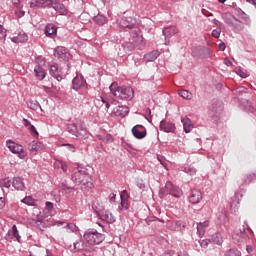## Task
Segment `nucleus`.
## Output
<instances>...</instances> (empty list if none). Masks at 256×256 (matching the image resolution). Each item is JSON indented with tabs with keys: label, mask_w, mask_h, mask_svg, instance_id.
I'll return each mask as SVG.
<instances>
[{
	"label": "nucleus",
	"mask_w": 256,
	"mask_h": 256,
	"mask_svg": "<svg viewBox=\"0 0 256 256\" xmlns=\"http://www.w3.org/2000/svg\"><path fill=\"white\" fill-rule=\"evenodd\" d=\"M182 227L185 228V225H183V222L175 221L172 223L171 230L172 231H181Z\"/></svg>",
	"instance_id": "37"
},
{
	"label": "nucleus",
	"mask_w": 256,
	"mask_h": 256,
	"mask_svg": "<svg viewBox=\"0 0 256 256\" xmlns=\"http://www.w3.org/2000/svg\"><path fill=\"white\" fill-rule=\"evenodd\" d=\"M53 9H55V11H59V13H62V14L67 13V10L65 9V5L63 4H56L55 6H53Z\"/></svg>",
	"instance_id": "43"
},
{
	"label": "nucleus",
	"mask_w": 256,
	"mask_h": 256,
	"mask_svg": "<svg viewBox=\"0 0 256 256\" xmlns=\"http://www.w3.org/2000/svg\"><path fill=\"white\" fill-rule=\"evenodd\" d=\"M100 219H102V221H105L106 223H110V224L115 223V221H116L115 216L109 210L102 212L100 215Z\"/></svg>",
	"instance_id": "16"
},
{
	"label": "nucleus",
	"mask_w": 256,
	"mask_h": 256,
	"mask_svg": "<svg viewBox=\"0 0 256 256\" xmlns=\"http://www.w3.org/2000/svg\"><path fill=\"white\" fill-rule=\"evenodd\" d=\"M157 159H158L160 165H162V167H164V169H167V161L165 160V157L158 155Z\"/></svg>",
	"instance_id": "46"
},
{
	"label": "nucleus",
	"mask_w": 256,
	"mask_h": 256,
	"mask_svg": "<svg viewBox=\"0 0 256 256\" xmlns=\"http://www.w3.org/2000/svg\"><path fill=\"white\" fill-rule=\"evenodd\" d=\"M62 190L65 191L66 193H71L73 191V188L65 184H62Z\"/></svg>",
	"instance_id": "54"
},
{
	"label": "nucleus",
	"mask_w": 256,
	"mask_h": 256,
	"mask_svg": "<svg viewBox=\"0 0 256 256\" xmlns=\"http://www.w3.org/2000/svg\"><path fill=\"white\" fill-rule=\"evenodd\" d=\"M6 241H13V234L11 231H8V233L5 235Z\"/></svg>",
	"instance_id": "57"
},
{
	"label": "nucleus",
	"mask_w": 256,
	"mask_h": 256,
	"mask_svg": "<svg viewBox=\"0 0 256 256\" xmlns=\"http://www.w3.org/2000/svg\"><path fill=\"white\" fill-rule=\"evenodd\" d=\"M97 139L103 141V143H113V136L106 134L105 136L97 135Z\"/></svg>",
	"instance_id": "36"
},
{
	"label": "nucleus",
	"mask_w": 256,
	"mask_h": 256,
	"mask_svg": "<svg viewBox=\"0 0 256 256\" xmlns=\"http://www.w3.org/2000/svg\"><path fill=\"white\" fill-rule=\"evenodd\" d=\"M29 109H32V111H37L38 109H41V104H39L36 100H30L27 103Z\"/></svg>",
	"instance_id": "31"
},
{
	"label": "nucleus",
	"mask_w": 256,
	"mask_h": 256,
	"mask_svg": "<svg viewBox=\"0 0 256 256\" xmlns=\"http://www.w3.org/2000/svg\"><path fill=\"white\" fill-rule=\"evenodd\" d=\"M224 63H225V65H227V67L233 66V62H231V60H229L228 58H225Z\"/></svg>",
	"instance_id": "60"
},
{
	"label": "nucleus",
	"mask_w": 256,
	"mask_h": 256,
	"mask_svg": "<svg viewBox=\"0 0 256 256\" xmlns=\"http://www.w3.org/2000/svg\"><path fill=\"white\" fill-rule=\"evenodd\" d=\"M236 93H247V88L240 86L236 89Z\"/></svg>",
	"instance_id": "56"
},
{
	"label": "nucleus",
	"mask_w": 256,
	"mask_h": 256,
	"mask_svg": "<svg viewBox=\"0 0 256 256\" xmlns=\"http://www.w3.org/2000/svg\"><path fill=\"white\" fill-rule=\"evenodd\" d=\"M46 209H47L48 211H51V210L53 209V203H51V202H46Z\"/></svg>",
	"instance_id": "62"
},
{
	"label": "nucleus",
	"mask_w": 256,
	"mask_h": 256,
	"mask_svg": "<svg viewBox=\"0 0 256 256\" xmlns=\"http://www.w3.org/2000/svg\"><path fill=\"white\" fill-rule=\"evenodd\" d=\"M181 121L185 133H191V131L193 130V123H191V119L183 118Z\"/></svg>",
	"instance_id": "23"
},
{
	"label": "nucleus",
	"mask_w": 256,
	"mask_h": 256,
	"mask_svg": "<svg viewBox=\"0 0 256 256\" xmlns=\"http://www.w3.org/2000/svg\"><path fill=\"white\" fill-rule=\"evenodd\" d=\"M63 147H68L69 151H71V153H75L76 148L75 146H73V144H63Z\"/></svg>",
	"instance_id": "55"
},
{
	"label": "nucleus",
	"mask_w": 256,
	"mask_h": 256,
	"mask_svg": "<svg viewBox=\"0 0 256 256\" xmlns=\"http://www.w3.org/2000/svg\"><path fill=\"white\" fill-rule=\"evenodd\" d=\"M132 135L136 139H145L147 137V129L143 125H136L132 128Z\"/></svg>",
	"instance_id": "10"
},
{
	"label": "nucleus",
	"mask_w": 256,
	"mask_h": 256,
	"mask_svg": "<svg viewBox=\"0 0 256 256\" xmlns=\"http://www.w3.org/2000/svg\"><path fill=\"white\" fill-rule=\"evenodd\" d=\"M34 73L39 81H43V79H45V77L47 75V72H45V69H43V67H41V65H36L34 67Z\"/></svg>",
	"instance_id": "17"
},
{
	"label": "nucleus",
	"mask_w": 256,
	"mask_h": 256,
	"mask_svg": "<svg viewBox=\"0 0 256 256\" xmlns=\"http://www.w3.org/2000/svg\"><path fill=\"white\" fill-rule=\"evenodd\" d=\"M163 195H172L173 197L179 198L183 195V191L173 185V183L167 182L165 188L160 191V197H163Z\"/></svg>",
	"instance_id": "5"
},
{
	"label": "nucleus",
	"mask_w": 256,
	"mask_h": 256,
	"mask_svg": "<svg viewBox=\"0 0 256 256\" xmlns=\"http://www.w3.org/2000/svg\"><path fill=\"white\" fill-rule=\"evenodd\" d=\"M209 226V221L201 222L197 224V235L203 237L205 235V229Z\"/></svg>",
	"instance_id": "21"
},
{
	"label": "nucleus",
	"mask_w": 256,
	"mask_h": 256,
	"mask_svg": "<svg viewBox=\"0 0 256 256\" xmlns=\"http://www.w3.org/2000/svg\"><path fill=\"white\" fill-rule=\"evenodd\" d=\"M203 199V195L201 194V191L199 190H192L189 196V201L196 205L197 203H200Z\"/></svg>",
	"instance_id": "13"
},
{
	"label": "nucleus",
	"mask_w": 256,
	"mask_h": 256,
	"mask_svg": "<svg viewBox=\"0 0 256 256\" xmlns=\"http://www.w3.org/2000/svg\"><path fill=\"white\" fill-rule=\"evenodd\" d=\"M46 37H55L57 35V27L53 24H48L45 28Z\"/></svg>",
	"instance_id": "20"
},
{
	"label": "nucleus",
	"mask_w": 256,
	"mask_h": 256,
	"mask_svg": "<svg viewBox=\"0 0 256 256\" xmlns=\"http://www.w3.org/2000/svg\"><path fill=\"white\" fill-rule=\"evenodd\" d=\"M93 21L98 25H105L107 23V18L104 15L98 14L94 16Z\"/></svg>",
	"instance_id": "29"
},
{
	"label": "nucleus",
	"mask_w": 256,
	"mask_h": 256,
	"mask_svg": "<svg viewBox=\"0 0 256 256\" xmlns=\"http://www.w3.org/2000/svg\"><path fill=\"white\" fill-rule=\"evenodd\" d=\"M233 19L235 21H239V19H237L235 16L231 15V14H226L224 16V21L227 25H230L231 27H233Z\"/></svg>",
	"instance_id": "35"
},
{
	"label": "nucleus",
	"mask_w": 256,
	"mask_h": 256,
	"mask_svg": "<svg viewBox=\"0 0 256 256\" xmlns=\"http://www.w3.org/2000/svg\"><path fill=\"white\" fill-rule=\"evenodd\" d=\"M89 135V131L81 126L80 130H78V133L76 134V137H78V139H89Z\"/></svg>",
	"instance_id": "25"
},
{
	"label": "nucleus",
	"mask_w": 256,
	"mask_h": 256,
	"mask_svg": "<svg viewBox=\"0 0 256 256\" xmlns=\"http://www.w3.org/2000/svg\"><path fill=\"white\" fill-rule=\"evenodd\" d=\"M113 113L116 115V117H127V115H129V107L117 106L114 108Z\"/></svg>",
	"instance_id": "15"
},
{
	"label": "nucleus",
	"mask_w": 256,
	"mask_h": 256,
	"mask_svg": "<svg viewBox=\"0 0 256 256\" xmlns=\"http://www.w3.org/2000/svg\"><path fill=\"white\" fill-rule=\"evenodd\" d=\"M162 33L165 37V45H167L169 43V39H171L173 35H177V33H179V29L175 26H168L163 29Z\"/></svg>",
	"instance_id": "9"
},
{
	"label": "nucleus",
	"mask_w": 256,
	"mask_h": 256,
	"mask_svg": "<svg viewBox=\"0 0 256 256\" xmlns=\"http://www.w3.org/2000/svg\"><path fill=\"white\" fill-rule=\"evenodd\" d=\"M87 178V169L78 167L77 170L72 174V181L76 185L81 183L82 179Z\"/></svg>",
	"instance_id": "8"
},
{
	"label": "nucleus",
	"mask_w": 256,
	"mask_h": 256,
	"mask_svg": "<svg viewBox=\"0 0 256 256\" xmlns=\"http://www.w3.org/2000/svg\"><path fill=\"white\" fill-rule=\"evenodd\" d=\"M237 75H239V77H242V79H245L247 77V71L246 70H241V69H238L236 71Z\"/></svg>",
	"instance_id": "51"
},
{
	"label": "nucleus",
	"mask_w": 256,
	"mask_h": 256,
	"mask_svg": "<svg viewBox=\"0 0 256 256\" xmlns=\"http://www.w3.org/2000/svg\"><path fill=\"white\" fill-rule=\"evenodd\" d=\"M239 201H233L231 203V209H238Z\"/></svg>",
	"instance_id": "59"
},
{
	"label": "nucleus",
	"mask_w": 256,
	"mask_h": 256,
	"mask_svg": "<svg viewBox=\"0 0 256 256\" xmlns=\"http://www.w3.org/2000/svg\"><path fill=\"white\" fill-rule=\"evenodd\" d=\"M118 24L122 29H134L131 32L132 37V48L137 47L139 43L143 41V37L140 35V30L137 27V20L133 17H123L118 20Z\"/></svg>",
	"instance_id": "1"
},
{
	"label": "nucleus",
	"mask_w": 256,
	"mask_h": 256,
	"mask_svg": "<svg viewBox=\"0 0 256 256\" xmlns=\"http://www.w3.org/2000/svg\"><path fill=\"white\" fill-rule=\"evenodd\" d=\"M55 2L53 0H35L30 2V7L32 9H35L37 7H41L45 9V7H51V5H54Z\"/></svg>",
	"instance_id": "12"
},
{
	"label": "nucleus",
	"mask_w": 256,
	"mask_h": 256,
	"mask_svg": "<svg viewBox=\"0 0 256 256\" xmlns=\"http://www.w3.org/2000/svg\"><path fill=\"white\" fill-rule=\"evenodd\" d=\"M225 256H241V252L236 248H232L226 251Z\"/></svg>",
	"instance_id": "40"
},
{
	"label": "nucleus",
	"mask_w": 256,
	"mask_h": 256,
	"mask_svg": "<svg viewBox=\"0 0 256 256\" xmlns=\"http://www.w3.org/2000/svg\"><path fill=\"white\" fill-rule=\"evenodd\" d=\"M92 209L95 211L98 217L103 213V210L105 209L103 205L99 202H94L92 205Z\"/></svg>",
	"instance_id": "28"
},
{
	"label": "nucleus",
	"mask_w": 256,
	"mask_h": 256,
	"mask_svg": "<svg viewBox=\"0 0 256 256\" xmlns=\"http://www.w3.org/2000/svg\"><path fill=\"white\" fill-rule=\"evenodd\" d=\"M112 95L122 101H131L135 97V92L131 87H119L117 82H113L109 87Z\"/></svg>",
	"instance_id": "2"
},
{
	"label": "nucleus",
	"mask_w": 256,
	"mask_h": 256,
	"mask_svg": "<svg viewBox=\"0 0 256 256\" xmlns=\"http://www.w3.org/2000/svg\"><path fill=\"white\" fill-rule=\"evenodd\" d=\"M212 36L215 37V39H219L221 37V29H215L212 31Z\"/></svg>",
	"instance_id": "52"
},
{
	"label": "nucleus",
	"mask_w": 256,
	"mask_h": 256,
	"mask_svg": "<svg viewBox=\"0 0 256 256\" xmlns=\"http://www.w3.org/2000/svg\"><path fill=\"white\" fill-rule=\"evenodd\" d=\"M117 195L115 193H110L109 194V201L110 203L113 205L115 204V199H116Z\"/></svg>",
	"instance_id": "53"
},
{
	"label": "nucleus",
	"mask_w": 256,
	"mask_h": 256,
	"mask_svg": "<svg viewBox=\"0 0 256 256\" xmlns=\"http://www.w3.org/2000/svg\"><path fill=\"white\" fill-rule=\"evenodd\" d=\"M159 57V51L154 50L146 55H144V59L147 62H151V61H155V59H157Z\"/></svg>",
	"instance_id": "26"
},
{
	"label": "nucleus",
	"mask_w": 256,
	"mask_h": 256,
	"mask_svg": "<svg viewBox=\"0 0 256 256\" xmlns=\"http://www.w3.org/2000/svg\"><path fill=\"white\" fill-rule=\"evenodd\" d=\"M184 173H187V175L193 176L196 175L197 169L193 167V165L185 166L183 169Z\"/></svg>",
	"instance_id": "34"
},
{
	"label": "nucleus",
	"mask_w": 256,
	"mask_h": 256,
	"mask_svg": "<svg viewBox=\"0 0 256 256\" xmlns=\"http://www.w3.org/2000/svg\"><path fill=\"white\" fill-rule=\"evenodd\" d=\"M6 147L14 155H18L19 159H25L27 157V152L23 149V145L16 143L12 140L6 141Z\"/></svg>",
	"instance_id": "4"
},
{
	"label": "nucleus",
	"mask_w": 256,
	"mask_h": 256,
	"mask_svg": "<svg viewBox=\"0 0 256 256\" xmlns=\"http://www.w3.org/2000/svg\"><path fill=\"white\" fill-rule=\"evenodd\" d=\"M12 186L16 191H24L25 190V183L23 182V179L19 177H15L12 181Z\"/></svg>",
	"instance_id": "18"
},
{
	"label": "nucleus",
	"mask_w": 256,
	"mask_h": 256,
	"mask_svg": "<svg viewBox=\"0 0 256 256\" xmlns=\"http://www.w3.org/2000/svg\"><path fill=\"white\" fill-rule=\"evenodd\" d=\"M10 233H12V237H15V239H17L18 243H21V235H19V230H17V225L12 226V231H10Z\"/></svg>",
	"instance_id": "38"
},
{
	"label": "nucleus",
	"mask_w": 256,
	"mask_h": 256,
	"mask_svg": "<svg viewBox=\"0 0 256 256\" xmlns=\"http://www.w3.org/2000/svg\"><path fill=\"white\" fill-rule=\"evenodd\" d=\"M23 203H25L26 205H35V200L32 197H26L22 200Z\"/></svg>",
	"instance_id": "48"
},
{
	"label": "nucleus",
	"mask_w": 256,
	"mask_h": 256,
	"mask_svg": "<svg viewBox=\"0 0 256 256\" xmlns=\"http://www.w3.org/2000/svg\"><path fill=\"white\" fill-rule=\"evenodd\" d=\"M28 129L32 133L33 137H39V132H37L35 126L30 125Z\"/></svg>",
	"instance_id": "50"
},
{
	"label": "nucleus",
	"mask_w": 256,
	"mask_h": 256,
	"mask_svg": "<svg viewBox=\"0 0 256 256\" xmlns=\"http://www.w3.org/2000/svg\"><path fill=\"white\" fill-rule=\"evenodd\" d=\"M160 130L164 131V133H174L175 132V124L171 122H167L162 120L160 122Z\"/></svg>",
	"instance_id": "14"
},
{
	"label": "nucleus",
	"mask_w": 256,
	"mask_h": 256,
	"mask_svg": "<svg viewBox=\"0 0 256 256\" xmlns=\"http://www.w3.org/2000/svg\"><path fill=\"white\" fill-rule=\"evenodd\" d=\"M234 29H235V31H243V29H245V27L243 25H235Z\"/></svg>",
	"instance_id": "61"
},
{
	"label": "nucleus",
	"mask_w": 256,
	"mask_h": 256,
	"mask_svg": "<svg viewBox=\"0 0 256 256\" xmlns=\"http://www.w3.org/2000/svg\"><path fill=\"white\" fill-rule=\"evenodd\" d=\"M75 251H85V242L82 239L74 242Z\"/></svg>",
	"instance_id": "30"
},
{
	"label": "nucleus",
	"mask_w": 256,
	"mask_h": 256,
	"mask_svg": "<svg viewBox=\"0 0 256 256\" xmlns=\"http://www.w3.org/2000/svg\"><path fill=\"white\" fill-rule=\"evenodd\" d=\"M68 132L71 133L72 135H75V137H77V133L79 130H77V125L75 124H70L67 127Z\"/></svg>",
	"instance_id": "41"
},
{
	"label": "nucleus",
	"mask_w": 256,
	"mask_h": 256,
	"mask_svg": "<svg viewBox=\"0 0 256 256\" xmlns=\"http://www.w3.org/2000/svg\"><path fill=\"white\" fill-rule=\"evenodd\" d=\"M244 110H246L247 113H255V107H253V105L249 101H246V105H244Z\"/></svg>",
	"instance_id": "42"
},
{
	"label": "nucleus",
	"mask_w": 256,
	"mask_h": 256,
	"mask_svg": "<svg viewBox=\"0 0 256 256\" xmlns=\"http://www.w3.org/2000/svg\"><path fill=\"white\" fill-rule=\"evenodd\" d=\"M83 239L88 245H101L105 241V235L99 233L96 229H88L84 232Z\"/></svg>",
	"instance_id": "3"
},
{
	"label": "nucleus",
	"mask_w": 256,
	"mask_h": 256,
	"mask_svg": "<svg viewBox=\"0 0 256 256\" xmlns=\"http://www.w3.org/2000/svg\"><path fill=\"white\" fill-rule=\"evenodd\" d=\"M43 89H44L45 93H47L48 95H53V91L51 90V88H49L47 86H43Z\"/></svg>",
	"instance_id": "58"
},
{
	"label": "nucleus",
	"mask_w": 256,
	"mask_h": 256,
	"mask_svg": "<svg viewBox=\"0 0 256 256\" xmlns=\"http://www.w3.org/2000/svg\"><path fill=\"white\" fill-rule=\"evenodd\" d=\"M23 125L25 126V127H30V125H31V122L29 121V120H27V119H23Z\"/></svg>",
	"instance_id": "63"
},
{
	"label": "nucleus",
	"mask_w": 256,
	"mask_h": 256,
	"mask_svg": "<svg viewBox=\"0 0 256 256\" xmlns=\"http://www.w3.org/2000/svg\"><path fill=\"white\" fill-rule=\"evenodd\" d=\"M11 185H13V182H11V179H9V178H4V179L0 180V187L2 189H9V187H11Z\"/></svg>",
	"instance_id": "32"
},
{
	"label": "nucleus",
	"mask_w": 256,
	"mask_h": 256,
	"mask_svg": "<svg viewBox=\"0 0 256 256\" xmlns=\"http://www.w3.org/2000/svg\"><path fill=\"white\" fill-rule=\"evenodd\" d=\"M50 75L54 77L56 81L63 80V77L59 75V66L57 64H53L50 66Z\"/></svg>",
	"instance_id": "19"
},
{
	"label": "nucleus",
	"mask_w": 256,
	"mask_h": 256,
	"mask_svg": "<svg viewBox=\"0 0 256 256\" xmlns=\"http://www.w3.org/2000/svg\"><path fill=\"white\" fill-rule=\"evenodd\" d=\"M121 199V203L118 207L119 211H127V209H129V203H127V200L123 199V195L120 196Z\"/></svg>",
	"instance_id": "39"
},
{
	"label": "nucleus",
	"mask_w": 256,
	"mask_h": 256,
	"mask_svg": "<svg viewBox=\"0 0 256 256\" xmlns=\"http://www.w3.org/2000/svg\"><path fill=\"white\" fill-rule=\"evenodd\" d=\"M72 89H74V91H79V89H85L87 91L89 85H87V81L82 75H76L72 80Z\"/></svg>",
	"instance_id": "6"
},
{
	"label": "nucleus",
	"mask_w": 256,
	"mask_h": 256,
	"mask_svg": "<svg viewBox=\"0 0 256 256\" xmlns=\"http://www.w3.org/2000/svg\"><path fill=\"white\" fill-rule=\"evenodd\" d=\"M54 56L57 57V59H60V61H69V57H71V54L67 52V48L63 46H58L54 50Z\"/></svg>",
	"instance_id": "7"
},
{
	"label": "nucleus",
	"mask_w": 256,
	"mask_h": 256,
	"mask_svg": "<svg viewBox=\"0 0 256 256\" xmlns=\"http://www.w3.org/2000/svg\"><path fill=\"white\" fill-rule=\"evenodd\" d=\"M7 37V30L0 24V39H5Z\"/></svg>",
	"instance_id": "49"
},
{
	"label": "nucleus",
	"mask_w": 256,
	"mask_h": 256,
	"mask_svg": "<svg viewBox=\"0 0 256 256\" xmlns=\"http://www.w3.org/2000/svg\"><path fill=\"white\" fill-rule=\"evenodd\" d=\"M5 207V199L0 198V209H3Z\"/></svg>",
	"instance_id": "64"
},
{
	"label": "nucleus",
	"mask_w": 256,
	"mask_h": 256,
	"mask_svg": "<svg viewBox=\"0 0 256 256\" xmlns=\"http://www.w3.org/2000/svg\"><path fill=\"white\" fill-rule=\"evenodd\" d=\"M66 228L69 229L71 233H77V231H79V227H77V225H75L74 223L67 224Z\"/></svg>",
	"instance_id": "45"
},
{
	"label": "nucleus",
	"mask_w": 256,
	"mask_h": 256,
	"mask_svg": "<svg viewBox=\"0 0 256 256\" xmlns=\"http://www.w3.org/2000/svg\"><path fill=\"white\" fill-rule=\"evenodd\" d=\"M198 243H200V247H202V249H207V247H209V243H211V239H204L201 242L198 241Z\"/></svg>",
	"instance_id": "47"
},
{
	"label": "nucleus",
	"mask_w": 256,
	"mask_h": 256,
	"mask_svg": "<svg viewBox=\"0 0 256 256\" xmlns=\"http://www.w3.org/2000/svg\"><path fill=\"white\" fill-rule=\"evenodd\" d=\"M210 242L215 245H223V235L220 232H216L211 236Z\"/></svg>",
	"instance_id": "24"
},
{
	"label": "nucleus",
	"mask_w": 256,
	"mask_h": 256,
	"mask_svg": "<svg viewBox=\"0 0 256 256\" xmlns=\"http://www.w3.org/2000/svg\"><path fill=\"white\" fill-rule=\"evenodd\" d=\"M180 97H182V99H187L188 101H191V99H193V93L189 92V90H181L179 92Z\"/></svg>",
	"instance_id": "33"
},
{
	"label": "nucleus",
	"mask_w": 256,
	"mask_h": 256,
	"mask_svg": "<svg viewBox=\"0 0 256 256\" xmlns=\"http://www.w3.org/2000/svg\"><path fill=\"white\" fill-rule=\"evenodd\" d=\"M240 19L245 23V25H251V18L245 12H242V15H240Z\"/></svg>",
	"instance_id": "44"
},
{
	"label": "nucleus",
	"mask_w": 256,
	"mask_h": 256,
	"mask_svg": "<svg viewBox=\"0 0 256 256\" xmlns=\"http://www.w3.org/2000/svg\"><path fill=\"white\" fill-rule=\"evenodd\" d=\"M27 39H28L27 34H19L18 36L12 37L11 41L13 43H25Z\"/></svg>",
	"instance_id": "27"
},
{
	"label": "nucleus",
	"mask_w": 256,
	"mask_h": 256,
	"mask_svg": "<svg viewBox=\"0 0 256 256\" xmlns=\"http://www.w3.org/2000/svg\"><path fill=\"white\" fill-rule=\"evenodd\" d=\"M76 185H79L81 189H91L93 187V183L89 181V175L86 178H82Z\"/></svg>",
	"instance_id": "22"
},
{
	"label": "nucleus",
	"mask_w": 256,
	"mask_h": 256,
	"mask_svg": "<svg viewBox=\"0 0 256 256\" xmlns=\"http://www.w3.org/2000/svg\"><path fill=\"white\" fill-rule=\"evenodd\" d=\"M45 146L41 142L32 141L28 144V151H30L31 155H37L39 151H43Z\"/></svg>",
	"instance_id": "11"
}]
</instances>
